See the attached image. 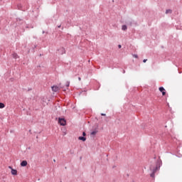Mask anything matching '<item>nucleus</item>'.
<instances>
[{"mask_svg":"<svg viewBox=\"0 0 182 182\" xmlns=\"http://www.w3.org/2000/svg\"><path fill=\"white\" fill-rule=\"evenodd\" d=\"M97 129H95L94 131H92L90 134L91 136H96V134H97Z\"/></svg>","mask_w":182,"mask_h":182,"instance_id":"0eeeda50","label":"nucleus"},{"mask_svg":"<svg viewBox=\"0 0 182 182\" xmlns=\"http://www.w3.org/2000/svg\"><path fill=\"white\" fill-rule=\"evenodd\" d=\"M53 161H54V163H55V162H56V160L53 159Z\"/></svg>","mask_w":182,"mask_h":182,"instance_id":"393cba45","label":"nucleus"},{"mask_svg":"<svg viewBox=\"0 0 182 182\" xmlns=\"http://www.w3.org/2000/svg\"><path fill=\"white\" fill-rule=\"evenodd\" d=\"M122 73H126V70H123Z\"/></svg>","mask_w":182,"mask_h":182,"instance_id":"4be33fe9","label":"nucleus"},{"mask_svg":"<svg viewBox=\"0 0 182 182\" xmlns=\"http://www.w3.org/2000/svg\"><path fill=\"white\" fill-rule=\"evenodd\" d=\"M9 168H10V170H14V168L11 166H9Z\"/></svg>","mask_w":182,"mask_h":182,"instance_id":"a211bd4d","label":"nucleus"},{"mask_svg":"<svg viewBox=\"0 0 182 182\" xmlns=\"http://www.w3.org/2000/svg\"><path fill=\"white\" fill-rule=\"evenodd\" d=\"M21 167H26L28 166V161H26L25 160L21 161Z\"/></svg>","mask_w":182,"mask_h":182,"instance_id":"39448f33","label":"nucleus"},{"mask_svg":"<svg viewBox=\"0 0 182 182\" xmlns=\"http://www.w3.org/2000/svg\"><path fill=\"white\" fill-rule=\"evenodd\" d=\"M133 57H134V58H136L137 59V58H139V55H137V54H134V55H133Z\"/></svg>","mask_w":182,"mask_h":182,"instance_id":"2eb2a0df","label":"nucleus"},{"mask_svg":"<svg viewBox=\"0 0 182 182\" xmlns=\"http://www.w3.org/2000/svg\"><path fill=\"white\" fill-rule=\"evenodd\" d=\"M159 90L161 92V93H162V96H166V89H164L163 87H160Z\"/></svg>","mask_w":182,"mask_h":182,"instance_id":"7ed1b4c3","label":"nucleus"},{"mask_svg":"<svg viewBox=\"0 0 182 182\" xmlns=\"http://www.w3.org/2000/svg\"><path fill=\"white\" fill-rule=\"evenodd\" d=\"M43 33H45V31H43Z\"/></svg>","mask_w":182,"mask_h":182,"instance_id":"a878e982","label":"nucleus"},{"mask_svg":"<svg viewBox=\"0 0 182 182\" xmlns=\"http://www.w3.org/2000/svg\"><path fill=\"white\" fill-rule=\"evenodd\" d=\"M62 26L61 25H59V26H58V28H60Z\"/></svg>","mask_w":182,"mask_h":182,"instance_id":"b1692460","label":"nucleus"},{"mask_svg":"<svg viewBox=\"0 0 182 182\" xmlns=\"http://www.w3.org/2000/svg\"><path fill=\"white\" fill-rule=\"evenodd\" d=\"M2 0H0V1H1Z\"/></svg>","mask_w":182,"mask_h":182,"instance_id":"bb28decb","label":"nucleus"},{"mask_svg":"<svg viewBox=\"0 0 182 182\" xmlns=\"http://www.w3.org/2000/svg\"><path fill=\"white\" fill-rule=\"evenodd\" d=\"M101 116H106V114L102 113V114H101Z\"/></svg>","mask_w":182,"mask_h":182,"instance_id":"412c9836","label":"nucleus"},{"mask_svg":"<svg viewBox=\"0 0 182 182\" xmlns=\"http://www.w3.org/2000/svg\"><path fill=\"white\" fill-rule=\"evenodd\" d=\"M78 139L81 140L82 141H86V137L85 136H79Z\"/></svg>","mask_w":182,"mask_h":182,"instance_id":"1a4fd4ad","label":"nucleus"},{"mask_svg":"<svg viewBox=\"0 0 182 182\" xmlns=\"http://www.w3.org/2000/svg\"><path fill=\"white\" fill-rule=\"evenodd\" d=\"M127 25H129V26H132V25H133V21H129L128 22H127Z\"/></svg>","mask_w":182,"mask_h":182,"instance_id":"ddd939ff","label":"nucleus"},{"mask_svg":"<svg viewBox=\"0 0 182 182\" xmlns=\"http://www.w3.org/2000/svg\"><path fill=\"white\" fill-rule=\"evenodd\" d=\"M173 13V10L172 9H166V14H172Z\"/></svg>","mask_w":182,"mask_h":182,"instance_id":"9d476101","label":"nucleus"},{"mask_svg":"<svg viewBox=\"0 0 182 182\" xmlns=\"http://www.w3.org/2000/svg\"><path fill=\"white\" fill-rule=\"evenodd\" d=\"M70 85V82L67 81V82L65 84V87H69Z\"/></svg>","mask_w":182,"mask_h":182,"instance_id":"4468645a","label":"nucleus"},{"mask_svg":"<svg viewBox=\"0 0 182 182\" xmlns=\"http://www.w3.org/2000/svg\"><path fill=\"white\" fill-rule=\"evenodd\" d=\"M86 136V132H82V136L85 137Z\"/></svg>","mask_w":182,"mask_h":182,"instance_id":"dca6fc26","label":"nucleus"},{"mask_svg":"<svg viewBox=\"0 0 182 182\" xmlns=\"http://www.w3.org/2000/svg\"><path fill=\"white\" fill-rule=\"evenodd\" d=\"M5 107V104L0 102V109H4Z\"/></svg>","mask_w":182,"mask_h":182,"instance_id":"f8f14e48","label":"nucleus"},{"mask_svg":"<svg viewBox=\"0 0 182 182\" xmlns=\"http://www.w3.org/2000/svg\"><path fill=\"white\" fill-rule=\"evenodd\" d=\"M122 31H127V26L123 25V26H122Z\"/></svg>","mask_w":182,"mask_h":182,"instance_id":"9b49d317","label":"nucleus"},{"mask_svg":"<svg viewBox=\"0 0 182 182\" xmlns=\"http://www.w3.org/2000/svg\"><path fill=\"white\" fill-rule=\"evenodd\" d=\"M52 90H53V92H59V87H58L56 85H53L52 87Z\"/></svg>","mask_w":182,"mask_h":182,"instance_id":"423d86ee","label":"nucleus"},{"mask_svg":"<svg viewBox=\"0 0 182 182\" xmlns=\"http://www.w3.org/2000/svg\"><path fill=\"white\" fill-rule=\"evenodd\" d=\"M78 80L80 82L82 80V78L80 77H79Z\"/></svg>","mask_w":182,"mask_h":182,"instance_id":"6ab92c4d","label":"nucleus"},{"mask_svg":"<svg viewBox=\"0 0 182 182\" xmlns=\"http://www.w3.org/2000/svg\"><path fill=\"white\" fill-rule=\"evenodd\" d=\"M11 174L13 176H16L18 174V171H16V169H12L11 170Z\"/></svg>","mask_w":182,"mask_h":182,"instance_id":"6e6552de","label":"nucleus"},{"mask_svg":"<svg viewBox=\"0 0 182 182\" xmlns=\"http://www.w3.org/2000/svg\"><path fill=\"white\" fill-rule=\"evenodd\" d=\"M58 124H60V126H66V119L65 118H58Z\"/></svg>","mask_w":182,"mask_h":182,"instance_id":"f03ea898","label":"nucleus"},{"mask_svg":"<svg viewBox=\"0 0 182 182\" xmlns=\"http://www.w3.org/2000/svg\"><path fill=\"white\" fill-rule=\"evenodd\" d=\"M177 156L178 157H182V155H178Z\"/></svg>","mask_w":182,"mask_h":182,"instance_id":"5701e85b","label":"nucleus"},{"mask_svg":"<svg viewBox=\"0 0 182 182\" xmlns=\"http://www.w3.org/2000/svg\"><path fill=\"white\" fill-rule=\"evenodd\" d=\"M118 48H119V49H120L122 48V45H119Z\"/></svg>","mask_w":182,"mask_h":182,"instance_id":"aec40b11","label":"nucleus"},{"mask_svg":"<svg viewBox=\"0 0 182 182\" xmlns=\"http://www.w3.org/2000/svg\"><path fill=\"white\" fill-rule=\"evenodd\" d=\"M160 167H161V161L158 160L156 163V167H154L153 165H151L149 168L152 173L150 174V177H152V178H154L156 172L159 171L160 170Z\"/></svg>","mask_w":182,"mask_h":182,"instance_id":"f257e3e1","label":"nucleus"},{"mask_svg":"<svg viewBox=\"0 0 182 182\" xmlns=\"http://www.w3.org/2000/svg\"><path fill=\"white\" fill-rule=\"evenodd\" d=\"M143 62H144V63H146V62H147V59H144Z\"/></svg>","mask_w":182,"mask_h":182,"instance_id":"f3484780","label":"nucleus"},{"mask_svg":"<svg viewBox=\"0 0 182 182\" xmlns=\"http://www.w3.org/2000/svg\"><path fill=\"white\" fill-rule=\"evenodd\" d=\"M58 52L60 55H63L66 53V50H65V48H60V49H58Z\"/></svg>","mask_w":182,"mask_h":182,"instance_id":"20e7f679","label":"nucleus"}]
</instances>
